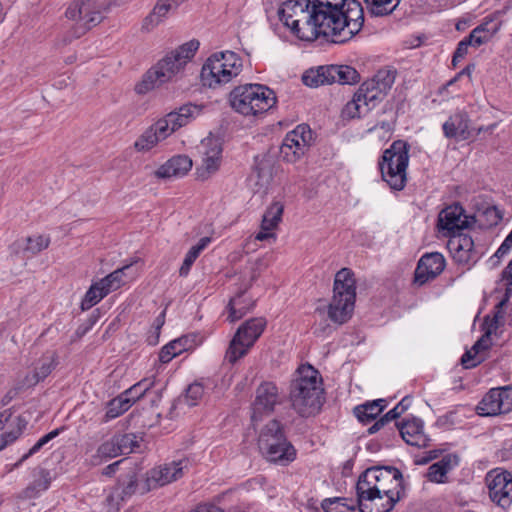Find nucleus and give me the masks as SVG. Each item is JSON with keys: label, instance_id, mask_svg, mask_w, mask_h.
<instances>
[{"label": "nucleus", "instance_id": "obj_39", "mask_svg": "<svg viewBox=\"0 0 512 512\" xmlns=\"http://www.w3.org/2000/svg\"><path fill=\"white\" fill-rule=\"evenodd\" d=\"M251 308V304L244 298L243 294L233 297L228 306L227 320L231 323L240 320Z\"/></svg>", "mask_w": 512, "mask_h": 512}, {"label": "nucleus", "instance_id": "obj_16", "mask_svg": "<svg viewBox=\"0 0 512 512\" xmlns=\"http://www.w3.org/2000/svg\"><path fill=\"white\" fill-rule=\"evenodd\" d=\"M480 416H496L512 410V386L490 389L477 405Z\"/></svg>", "mask_w": 512, "mask_h": 512}, {"label": "nucleus", "instance_id": "obj_31", "mask_svg": "<svg viewBox=\"0 0 512 512\" xmlns=\"http://www.w3.org/2000/svg\"><path fill=\"white\" fill-rule=\"evenodd\" d=\"M182 0H158L152 12L144 19L143 29L151 31L159 25L170 11L176 10Z\"/></svg>", "mask_w": 512, "mask_h": 512}, {"label": "nucleus", "instance_id": "obj_29", "mask_svg": "<svg viewBox=\"0 0 512 512\" xmlns=\"http://www.w3.org/2000/svg\"><path fill=\"white\" fill-rule=\"evenodd\" d=\"M284 207L280 202H273L263 215L261 230L256 234L255 239L264 241L270 237H274L272 232L279 222L283 214Z\"/></svg>", "mask_w": 512, "mask_h": 512}, {"label": "nucleus", "instance_id": "obj_23", "mask_svg": "<svg viewBox=\"0 0 512 512\" xmlns=\"http://www.w3.org/2000/svg\"><path fill=\"white\" fill-rule=\"evenodd\" d=\"M445 258L441 253H427L423 255L415 270V281L420 285L437 277L445 268Z\"/></svg>", "mask_w": 512, "mask_h": 512}, {"label": "nucleus", "instance_id": "obj_46", "mask_svg": "<svg viewBox=\"0 0 512 512\" xmlns=\"http://www.w3.org/2000/svg\"><path fill=\"white\" fill-rule=\"evenodd\" d=\"M370 12L376 16L386 15L395 10L399 0H364Z\"/></svg>", "mask_w": 512, "mask_h": 512}, {"label": "nucleus", "instance_id": "obj_18", "mask_svg": "<svg viewBox=\"0 0 512 512\" xmlns=\"http://www.w3.org/2000/svg\"><path fill=\"white\" fill-rule=\"evenodd\" d=\"M280 403L281 397L276 384L270 381L261 383L256 389L252 404V422L256 423L263 415L272 413Z\"/></svg>", "mask_w": 512, "mask_h": 512}, {"label": "nucleus", "instance_id": "obj_25", "mask_svg": "<svg viewBox=\"0 0 512 512\" xmlns=\"http://www.w3.org/2000/svg\"><path fill=\"white\" fill-rule=\"evenodd\" d=\"M402 439L411 446L426 447L429 438L425 435L423 430V422L418 418H412L396 423Z\"/></svg>", "mask_w": 512, "mask_h": 512}, {"label": "nucleus", "instance_id": "obj_42", "mask_svg": "<svg viewBox=\"0 0 512 512\" xmlns=\"http://www.w3.org/2000/svg\"><path fill=\"white\" fill-rule=\"evenodd\" d=\"M156 383L155 376L144 378L131 386L130 388L126 389L122 393L125 397L129 398V400H132V405L139 399H141L150 389L154 387Z\"/></svg>", "mask_w": 512, "mask_h": 512}, {"label": "nucleus", "instance_id": "obj_13", "mask_svg": "<svg viewBox=\"0 0 512 512\" xmlns=\"http://www.w3.org/2000/svg\"><path fill=\"white\" fill-rule=\"evenodd\" d=\"M104 6L101 0H76L68 7L66 16L77 21L84 33L102 21Z\"/></svg>", "mask_w": 512, "mask_h": 512}, {"label": "nucleus", "instance_id": "obj_20", "mask_svg": "<svg viewBox=\"0 0 512 512\" xmlns=\"http://www.w3.org/2000/svg\"><path fill=\"white\" fill-rule=\"evenodd\" d=\"M474 222V218L465 214V210L459 204H453L444 208L438 216V229L451 236L456 231L468 228Z\"/></svg>", "mask_w": 512, "mask_h": 512}, {"label": "nucleus", "instance_id": "obj_50", "mask_svg": "<svg viewBox=\"0 0 512 512\" xmlns=\"http://www.w3.org/2000/svg\"><path fill=\"white\" fill-rule=\"evenodd\" d=\"M159 142L157 136L151 128H148L144 133L135 141L134 147L137 151H148L152 149Z\"/></svg>", "mask_w": 512, "mask_h": 512}, {"label": "nucleus", "instance_id": "obj_24", "mask_svg": "<svg viewBox=\"0 0 512 512\" xmlns=\"http://www.w3.org/2000/svg\"><path fill=\"white\" fill-rule=\"evenodd\" d=\"M372 91L370 90V93ZM374 95H369V90L361 86L354 93L353 98L342 109L344 119H355L366 115L375 108L378 103L373 99Z\"/></svg>", "mask_w": 512, "mask_h": 512}, {"label": "nucleus", "instance_id": "obj_1", "mask_svg": "<svg viewBox=\"0 0 512 512\" xmlns=\"http://www.w3.org/2000/svg\"><path fill=\"white\" fill-rule=\"evenodd\" d=\"M312 34L343 43L361 31L364 12L357 0H312Z\"/></svg>", "mask_w": 512, "mask_h": 512}, {"label": "nucleus", "instance_id": "obj_6", "mask_svg": "<svg viewBox=\"0 0 512 512\" xmlns=\"http://www.w3.org/2000/svg\"><path fill=\"white\" fill-rule=\"evenodd\" d=\"M356 286L353 272L342 268L335 275L333 297L328 306L329 319L337 324L347 322L354 310Z\"/></svg>", "mask_w": 512, "mask_h": 512}, {"label": "nucleus", "instance_id": "obj_4", "mask_svg": "<svg viewBox=\"0 0 512 512\" xmlns=\"http://www.w3.org/2000/svg\"><path fill=\"white\" fill-rule=\"evenodd\" d=\"M232 109L245 116L256 117L273 108L277 98L272 89L262 84L236 86L229 94Z\"/></svg>", "mask_w": 512, "mask_h": 512}, {"label": "nucleus", "instance_id": "obj_33", "mask_svg": "<svg viewBox=\"0 0 512 512\" xmlns=\"http://www.w3.org/2000/svg\"><path fill=\"white\" fill-rule=\"evenodd\" d=\"M167 82L168 81L165 79V77L160 74V71L154 65L142 76V79L135 85V92L139 95H144Z\"/></svg>", "mask_w": 512, "mask_h": 512}, {"label": "nucleus", "instance_id": "obj_27", "mask_svg": "<svg viewBox=\"0 0 512 512\" xmlns=\"http://www.w3.org/2000/svg\"><path fill=\"white\" fill-rule=\"evenodd\" d=\"M395 81V73L388 69L379 70L372 79L363 82L360 86L372 91L373 99L379 104L387 90L391 88Z\"/></svg>", "mask_w": 512, "mask_h": 512}, {"label": "nucleus", "instance_id": "obj_62", "mask_svg": "<svg viewBox=\"0 0 512 512\" xmlns=\"http://www.w3.org/2000/svg\"><path fill=\"white\" fill-rule=\"evenodd\" d=\"M195 512H223L222 509L215 505H200Z\"/></svg>", "mask_w": 512, "mask_h": 512}, {"label": "nucleus", "instance_id": "obj_17", "mask_svg": "<svg viewBox=\"0 0 512 512\" xmlns=\"http://www.w3.org/2000/svg\"><path fill=\"white\" fill-rule=\"evenodd\" d=\"M56 357L54 353L44 354L33 367L21 371L17 374L14 384L16 389H20L22 392L33 388L40 381H43L55 368Z\"/></svg>", "mask_w": 512, "mask_h": 512}, {"label": "nucleus", "instance_id": "obj_2", "mask_svg": "<svg viewBox=\"0 0 512 512\" xmlns=\"http://www.w3.org/2000/svg\"><path fill=\"white\" fill-rule=\"evenodd\" d=\"M361 512H390L404 493L402 474L395 467L366 469L356 484Z\"/></svg>", "mask_w": 512, "mask_h": 512}, {"label": "nucleus", "instance_id": "obj_64", "mask_svg": "<svg viewBox=\"0 0 512 512\" xmlns=\"http://www.w3.org/2000/svg\"><path fill=\"white\" fill-rule=\"evenodd\" d=\"M411 404L412 398L406 396L397 404V406L404 413L411 406Z\"/></svg>", "mask_w": 512, "mask_h": 512}, {"label": "nucleus", "instance_id": "obj_36", "mask_svg": "<svg viewBox=\"0 0 512 512\" xmlns=\"http://www.w3.org/2000/svg\"><path fill=\"white\" fill-rule=\"evenodd\" d=\"M121 455V450L116 445L114 437L102 443L89 458L86 459L89 465L97 466L104 461Z\"/></svg>", "mask_w": 512, "mask_h": 512}, {"label": "nucleus", "instance_id": "obj_53", "mask_svg": "<svg viewBox=\"0 0 512 512\" xmlns=\"http://www.w3.org/2000/svg\"><path fill=\"white\" fill-rule=\"evenodd\" d=\"M204 395V387L201 383L195 382L188 386L185 395V402L189 406H195Z\"/></svg>", "mask_w": 512, "mask_h": 512}, {"label": "nucleus", "instance_id": "obj_10", "mask_svg": "<svg viewBox=\"0 0 512 512\" xmlns=\"http://www.w3.org/2000/svg\"><path fill=\"white\" fill-rule=\"evenodd\" d=\"M265 326L266 321L263 318H253L242 324L229 343L225 360L230 364H234L244 357L261 336Z\"/></svg>", "mask_w": 512, "mask_h": 512}, {"label": "nucleus", "instance_id": "obj_49", "mask_svg": "<svg viewBox=\"0 0 512 512\" xmlns=\"http://www.w3.org/2000/svg\"><path fill=\"white\" fill-rule=\"evenodd\" d=\"M136 488H137V479H136L135 474H133V473L127 474L119 482V486L117 488V490H119L118 496H120V498L122 500H125L126 498L130 497L131 495H133L136 492Z\"/></svg>", "mask_w": 512, "mask_h": 512}, {"label": "nucleus", "instance_id": "obj_45", "mask_svg": "<svg viewBox=\"0 0 512 512\" xmlns=\"http://www.w3.org/2000/svg\"><path fill=\"white\" fill-rule=\"evenodd\" d=\"M490 23H484L476 28H474L469 36L467 37L471 42L472 46L478 47L486 42H488L494 33L496 32V28H489Z\"/></svg>", "mask_w": 512, "mask_h": 512}, {"label": "nucleus", "instance_id": "obj_59", "mask_svg": "<svg viewBox=\"0 0 512 512\" xmlns=\"http://www.w3.org/2000/svg\"><path fill=\"white\" fill-rule=\"evenodd\" d=\"M13 416V413L11 411V409H7V410H4L2 412H0V430L4 429L6 424L8 423H17L19 422V418L18 417H12Z\"/></svg>", "mask_w": 512, "mask_h": 512}, {"label": "nucleus", "instance_id": "obj_5", "mask_svg": "<svg viewBox=\"0 0 512 512\" xmlns=\"http://www.w3.org/2000/svg\"><path fill=\"white\" fill-rule=\"evenodd\" d=\"M243 60L234 51L225 50L211 54L201 69V81L204 86L219 88L240 75Z\"/></svg>", "mask_w": 512, "mask_h": 512}, {"label": "nucleus", "instance_id": "obj_22", "mask_svg": "<svg viewBox=\"0 0 512 512\" xmlns=\"http://www.w3.org/2000/svg\"><path fill=\"white\" fill-rule=\"evenodd\" d=\"M447 248L459 264L475 263L478 259L473 239L468 234L458 233L449 236Z\"/></svg>", "mask_w": 512, "mask_h": 512}, {"label": "nucleus", "instance_id": "obj_54", "mask_svg": "<svg viewBox=\"0 0 512 512\" xmlns=\"http://www.w3.org/2000/svg\"><path fill=\"white\" fill-rule=\"evenodd\" d=\"M403 412L396 405L393 409L388 411L383 417L377 420L371 427L368 428L369 434H374L383 428L388 422L397 419Z\"/></svg>", "mask_w": 512, "mask_h": 512}, {"label": "nucleus", "instance_id": "obj_32", "mask_svg": "<svg viewBox=\"0 0 512 512\" xmlns=\"http://www.w3.org/2000/svg\"><path fill=\"white\" fill-rule=\"evenodd\" d=\"M192 340L188 336L174 339L162 347L159 360L162 363L170 362L174 357L192 348Z\"/></svg>", "mask_w": 512, "mask_h": 512}, {"label": "nucleus", "instance_id": "obj_19", "mask_svg": "<svg viewBox=\"0 0 512 512\" xmlns=\"http://www.w3.org/2000/svg\"><path fill=\"white\" fill-rule=\"evenodd\" d=\"M188 464V460L181 459L154 467L147 473V488L155 489L177 481L183 477L184 471L188 469Z\"/></svg>", "mask_w": 512, "mask_h": 512}, {"label": "nucleus", "instance_id": "obj_40", "mask_svg": "<svg viewBox=\"0 0 512 512\" xmlns=\"http://www.w3.org/2000/svg\"><path fill=\"white\" fill-rule=\"evenodd\" d=\"M327 66H320L316 69L307 70L303 76V83L312 88H317L322 85L332 84L330 76L327 73Z\"/></svg>", "mask_w": 512, "mask_h": 512}, {"label": "nucleus", "instance_id": "obj_21", "mask_svg": "<svg viewBox=\"0 0 512 512\" xmlns=\"http://www.w3.org/2000/svg\"><path fill=\"white\" fill-rule=\"evenodd\" d=\"M200 152L202 154V167L199 175L202 178L208 177L216 172L222 158V145L219 139L208 137L201 141Z\"/></svg>", "mask_w": 512, "mask_h": 512}, {"label": "nucleus", "instance_id": "obj_60", "mask_svg": "<svg viewBox=\"0 0 512 512\" xmlns=\"http://www.w3.org/2000/svg\"><path fill=\"white\" fill-rule=\"evenodd\" d=\"M501 281L505 286H511L507 288V291L512 293V260L508 263L507 267L502 271Z\"/></svg>", "mask_w": 512, "mask_h": 512}, {"label": "nucleus", "instance_id": "obj_61", "mask_svg": "<svg viewBox=\"0 0 512 512\" xmlns=\"http://www.w3.org/2000/svg\"><path fill=\"white\" fill-rule=\"evenodd\" d=\"M19 393H22L20 389H16V385L13 383V386L7 391L4 397L1 400L3 406L7 405L10 401H12Z\"/></svg>", "mask_w": 512, "mask_h": 512}, {"label": "nucleus", "instance_id": "obj_26", "mask_svg": "<svg viewBox=\"0 0 512 512\" xmlns=\"http://www.w3.org/2000/svg\"><path fill=\"white\" fill-rule=\"evenodd\" d=\"M458 464L459 457L456 454H446L439 461L428 467L425 477L432 483H446L448 480L447 474L457 467Z\"/></svg>", "mask_w": 512, "mask_h": 512}, {"label": "nucleus", "instance_id": "obj_14", "mask_svg": "<svg viewBox=\"0 0 512 512\" xmlns=\"http://www.w3.org/2000/svg\"><path fill=\"white\" fill-rule=\"evenodd\" d=\"M312 142V132L308 125H298L288 132L280 147V156L289 163H295L306 153Z\"/></svg>", "mask_w": 512, "mask_h": 512}, {"label": "nucleus", "instance_id": "obj_44", "mask_svg": "<svg viewBox=\"0 0 512 512\" xmlns=\"http://www.w3.org/2000/svg\"><path fill=\"white\" fill-rule=\"evenodd\" d=\"M106 295H108L107 289L105 290L99 281L93 283L82 300V309H90L91 307L99 303Z\"/></svg>", "mask_w": 512, "mask_h": 512}, {"label": "nucleus", "instance_id": "obj_48", "mask_svg": "<svg viewBox=\"0 0 512 512\" xmlns=\"http://www.w3.org/2000/svg\"><path fill=\"white\" fill-rule=\"evenodd\" d=\"M26 245L24 246V250L35 255L43 250H45L50 243L49 237L43 235H35L26 238Z\"/></svg>", "mask_w": 512, "mask_h": 512}, {"label": "nucleus", "instance_id": "obj_12", "mask_svg": "<svg viewBox=\"0 0 512 512\" xmlns=\"http://www.w3.org/2000/svg\"><path fill=\"white\" fill-rule=\"evenodd\" d=\"M203 105L185 104L179 109L166 114L150 128L154 131L159 141L165 140L173 132L186 126L203 112Z\"/></svg>", "mask_w": 512, "mask_h": 512}, {"label": "nucleus", "instance_id": "obj_41", "mask_svg": "<svg viewBox=\"0 0 512 512\" xmlns=\"http://www.w3.org/2000/svg\"><path fill=\"white\" fill-rule=\"evenodd\" d=\"M499 313H496L493 317L487 316L485 317L483 323L484 334L482 337L475 342L474 350L476 351L478 348H489L491 346L490 336L496 332L499 327Z\"/></svg>", "mask_w": 512, "mask_h": 512}, {"label": "nucleus", "instance_id": "obj_28", "mask_svg": "<svg viewBox=\"0 0 512 512\" xmlns=\"http://www.w3.org/2000/svg\"><path fill=\"white\" fill-rule=\"evenodd\" d=\"M192 166L193 162L190 157L186 155H177L161 165L155 171V176L161 179L182 177L191 170Z\"/></svg>", "mask_w": 512, "mask_h": 512}, {"label": "nucleus", "instance_id": "obj_30", "mask_svg": "<svg viewBox=\"0 0 512 512\" xmlns=\"http://www.w3.org/2000/svg\"><path fill=\"white\" fill-rule=\"evenodd\" d=\"M446 138H461L466 140L469 137V117L464 112H457L451 115L442 125Z\"/></svg>", "mask_w": 512, "mask_h": 512}, {"label": "nucleus", "instance_id": "obj_8", "mask_svg": "<svg viewBox=\"0 0 512 512\" xmlns=\"http://www.w3.org/2000/svg\"><path fill=\"white\" fill-rule=\"evenodd\" d=\"M258 447L263 457L269 462L285 466L296 458V450L287 440L277 420L269 421L262 428Z\"/></svg>", "mask_w": 512, "mask_h": 512}, {"label": "nucleus", "instance_id": "obj_52", "mask_svg": "<svg viewBox=\"0 0 512 512\" xmlns=\"http://www.w3.org/2000/svg\"><path fill=\"white\" fill-rule=\"evenodd\" d=\"M488 348H478L476 351L474 350V345L470 350H467L461 357V364L469 369L477 366L484 360V357L480 355L481 352H484Z\"/></svg>", "mask_w": 512, "mask_h": 512}, {"label": "nucleus", "instance_id": "obj_47", "mask_svg": "<svg viewBox=\"0 0 512 512\" xmlns=\"http://www.w3.org/2000/svg\"><path fill=\"white\" fill-rule=\"evenodd\" d=\"M321 507L326 512H350L354 509L353 503L350 504L344 497L326 498L322 501Z\"/></svg>", "mask_w": 512, "mask_h": 512}, {"label": "nucleus", "instance_id": "obj_57", "mask_svg": "<svg viewBox=\"0 0 512 512\" xmlns=\"http://www.w3.org/2000/svg\"><path fill=\"white\" fill-rule=\"evenodd\" d=\"M469 46H472V44H471V42L469 41V39L467 37L459 42V44L457 46V49H456V51L454 52V55H453V59H452L453 65H456V63L458 61H460L461 59L464 58V56L468 52V47Z\"/></svg>", "mask_w": 512, "mask_h": 512}, {"label": "nucleus", "instance_id": "obj_34", "mask_svg": "<svg viewBox=\"0 0 512 512\" xmlns=\"http://www.w3.org/2000/svg\"><path fill=\"white\" fill-rule=\"evenodd\" d=\"M385 406L386 401L384 399H377L356 406L354 414L361 423L368 424L381 414Z\"/></svg>", "mask_w": 512, "mask_h": 512}, {"label": "nucleus", "instance_id": "obj_9", "mask_svg": "<svg viewBox=\"0 0 512 512\" xmlns=\"http://www.w3.org/2000/svg\"><path fill=\"white\" fill-rule=\"evenodd\" d=\"M280 21L299 39L314 41L312 0H285L278 9Z\"/></svg>", "mask_w": 512, "mask_h": 512}, {"label": "nucleus", "instance_id": "obj_63", "mask_svg": "<svg viewBox=\"0 0 512 512\" xmlns=\"http://www.w3.org/2000/svg\"><path fill=\"white\" fill-rule=\"evenodd\" d=\"M426 455L423 457L421 461L418 463H428L431 460H434L439 457V451L438 450H430L425 453Z\"/></svg>", "mask_w": 512, "mask_h": 512}, {"label": "nucleus", "instance_id": "obj_38", "mask_svg": "<svg viewBox=\"0 0 512 512\" xmlns=\"http://www.w3.org/2000/svg\"><path fill=\"white\" fill-rule=\"evenodd\" d=\"M132 406V400L125 397L123 393L119 394L117 397L111 399L106 405V412L104 417V422H108L112 419H115L126 411L130 409Z\"/></svg>", "mask_w": 512, "mask_h": 512}, {"label": "nucleus", "instance_id": "obj_37", "mask_svg": "<svg viewBox=\"0 0 512 512\" xmlns=\"http://www.w3.org/2000/svg\"><path fill=\"white\" fill-rule=\"evenodd\" d=\"M211 243L210 237H202L197 244L193 245L188 252L186 253L183 263L179 269V275L181 277H186L192 265L196 261V259L199 257L201 252L208 247V245Z\"/></svg>", "mask_w": 512, "mask_h": 512}, {"label": "nucleus", "instance_id": "obj_55", "mask_svg": "<svg viewBox=\"0 0 512 512\" xmlns=\"http://www.w3.org/2000/svg\"><path fill=\"white\" fill-rule=\"evenodd\" d=\"M116 445L121 450V455L133 452L136 446L135 436L133 434L115 435Z\"/></svg>", "mask_w": 512, "mask_h": 512}, {"label": "nucleus", "instance_id": "obj_11", "mask_svg": "<svg viewBox=\"0 0 512 512\" xmlns=\"http://www.w3.org/2000/svg\"><path fill=\"white\" fill-rule=\"evenodd\" d=\"M197 40H190L167 52L156 64L160 74L169 82L181 74L199 48Z\"/></svg>", "mask_w": 512, "mask_h": 512}, {"label": "nucleus", "instance_id": "obj_58", "mask_svg": "<svg viewBox=\"0 0 512 512\" xmlns=\"http://www.w3.org/2000/svg\"><path fill=\"white\" fill-rule=\"evenodd\" d=\"M512 248V242H509V239L505 238L500 247L491 257V260L496 259L494 264H497L504 256H506Z\"/></svg>", "mask_w": 512, "mask_h": 512}, {"label": "nucleus", "instance_id": "obj_7", "mask_svg": "<svg viewBox=\"0 0 512 512\" xmlns=\"http://www.w3.org/2000/svg\"><path fill=\"white\" fill-rule=\"evenodd\" d=\"M409 149L407 142L396 140L383 152L379 161L383 181L395 191L403 190L406 185Z\"/></svg>", "mask_w": 512, "mask_h": 512}, {"label": "nucleus", "instance_id": "obj_15", "mask_svg": "<svg viewBox=\"0 0 512 512\" xmlns=\"http://www.w3.org/2000/svg\"><path fill=\"white\" fill-rule=\"evenodd\" d=\"M491 501L499 507L507 508L512 504V474L502 469H494L485 477Z\"/></svg>", "mask_w": 512, "mask_h": 512}, {"label": "nucleus", "instance_id": "obj_51", "mask_svg": "<svg viewBox=\"0 0 512 512\" xmlns=\"http://www.w3.org/2000/svg\"><path fill=\"white\" fill-rule=\"evenodd\" d=\"M59 435V429H55L46 435L42 436L30 449L27 453H25L20 460L16 463V466H19L21 463H23L26 459H28L30 456L34 455L40 449L46 445L49 441L54 439Z\"/></svg>", "mask_w": 512, "mask_h": 512}, {"label": "nucleus", "instance_id": "obj_43", "mask_svg": "<svg viewBox=\"0 0 512 512\" xmlns=\"http://www.w3.org/2000/svg\"><path fill=\"white\" fill-rule=\"evenodd\" d=\"M131 267L132 265H125L122 268L116 269L99 281L102 287L105 290L107 289L108 294L111 291L117 290L125 283L124 276H126L127 272L131 270Z\"/></svg>", "mask_w": 512, "mask_h": 512}, {"label": "nucleus", "instance_id": "obj_3", "mask_svg": "<svg viewBox=\"0 0 512 512\" xmlns=\"http://www.w3.org/2000/svg\"><path fill=\"white\" fill-rule=\"evenodd\" d=\"M318 371L311 365H301L290 385V401L293 409L302 417L317 413L322 405Z\"/></svg>", "mask_w": 512, "mask_h": 512}, {"label": "nucleus", "instance_id": "obj_56", "mask_svg": "<svg viewBox=\"0 0 512 512\" xmlns=\"http://www.w3.org/2000/svg\"><path fill=\"white\" fill-rule=\"evenodd\" d=\"M21 434V429H13L0 435V451L7 445L13 443Z\"/></svg>", "mask_w": 512, "mask_h": 512}, {"label": "nucleus", "instance_id": "obj_35", "mask_svg": "<svg viewBox=\"0 0 512 512\" xmlns=\"http://www.w3.org/2000/svg\"><path fill=\"white\" fill-rule=\"evenodd\" d=\"M327 73L330 76L331 83L353 84L359 79L356 69L347 65H331L327 66Z\"/></svg>", "mask_w": 512, "mask_h": 512}]
</instances>
